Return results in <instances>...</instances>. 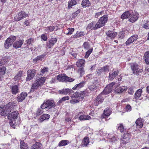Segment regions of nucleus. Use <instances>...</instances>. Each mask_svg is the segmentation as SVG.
I'll use <instances>...</instances> for the list:
<instances>
[{
	"mask_svg": "<svg viewBox=\"0 0 149 149\" xmlns=\"http://www.w3.org/2000/svg\"><path fill=\"white\" fill-rule=\"evenodd\" d=\"M28 16V14L23 11H21L19 12L17 15L15 17L14 19L16 21H19Z\"/></svg>",
	"mask_w": 149,
	"mask_h": 149,
	"instance_id": "nucleus-8",
	"label": "nucleus"
},
{
	"mask_svg": "<svg viewBox=\"0 0 149 149\" xmlns=\"http://www.w3.org/2000/svg\"><path fill=\"white\" fill-rule=\"evenodd\" d=\"M142 93L141 89H139L138 90L135 94L134 98L137 99L141 96Z\"/></svg>",
	"mask_w": 149,
	"mask_h": 149,
	"instance_id": "nucleus-30",
	"label": "nucleus"
},
{
	"mask_svg": "<svg viewBox=\"0 0 149 149\" xmlns=\"http://www.w3.org/2000/svg\"><path fill=\"white\" fill-rule=\"evenodd\" d=\"M45 56V55L44 54L38 56L33 59V61L34 62H37L39 61H42L43 59L44 58Z\"/></svg>",
	"mask_w": 149,
	"mask_h": 149,
	"instance_id": "nucleus-32",
	"label": "nucleus"
},
{
	"mask_svg": "<svg viewBox=\"0 0 149 149\" xmlns=\"http://www.w3.org/2000/svg\"><path fill=\"white\" fill-rule=\"evenodd\" d=\"M131 12L127 11L124 13L121 16V17L122 19H125L128 18L130 16Z\"/></svg>",
	"mask_w": 149,
	"mask_h": 149,
	"instance_id": "nucleus-23",
	"label": "nucleus"
},
{
	"mask_svg": "<svg viewBox=\"0 0 149 149\" xmlns=\"http://www.w3.org/2000/svg\"><path fill=\"white\" fill-rule=\"evenodd\" d=\"M55 27L54 26H50L45 28V31H47L48 32H51L54 31L55 29Z\"/></svg>",
	"mask_w": 149,
	"mask_h": 149,
	"instance_id": "nucleus-40",
	"label": "nucleus"
},
{
	"mask_svg": "<svg viewBox=\"0 0 149 149\" xmlns=\"http://www.w3.org/2000/svg\"><path fill=\"white\" fill-rule=\"evenodd\" d=\"M34 38H29V39L26 40V42L27 45H30L34 42Z\"/></svg>",
	"mask_w": 149,
	"mask_h": 149,
	"instance_id": "nucleus-45",
	"label": "nucleus"
},
{
	"mask_svg": "<svg viewBox=\"0 0 149 149\" xmlns=\"http://www.w3.org/2000/svg\"><path fill=\"white\" fill-rule=\"evenodd\" d=\"M41 39L44 41H46L47 39V36L45 34H42L41 36Z\"/></svg>",
	"mask_w": 149,
	"mask_h": 149,
	"instance_id": "nucleus-56",
	"label": "nucleus"
},
{
	"mask_svg": "<svg viewBox=\"0 0 149 149\" xmlns=\"http://www.w3.org/2000/svg\"><path fill=\"white\" fill-rule=\"evenodd\" d=\"M145 61L147 64H149V52H146L144 55Z\"/></svg>",
	"mask_w": 149,
	"mask_h": 149,
	"instance_id": "nucleus-34",
	"label": "nucleus"
},
{
	"mask_svg": "<svg viewBox=\"0 0 149 149\" xmlns=\"http://www.w3.org/2000/svg\"><path fill=\"white\" fill-rule=\"evenodd\" d=\"M68 142V141L67 140H62L59 143L58 145L60 146H64L67 145Z\"/></svg>",
	"mask_w": 149,
	"mask_h": 149,
	"instance_id": "nucleus-43",
	"label": "nucleus"
},
{
	"mask_svg": "<svg viewBox=\"0 0 149 149\" xmlns=\"http://www.w3.org/2000/svg\"><path fill=\"white\" fill-rule=\"evenodd\" d=\"M127 89V87L125 86H123L117 89L116 90V91L117 93H120L126 91Z\"/></svg>",
	"mask_w": 149,
	"mask_h": 149,
	"instance_id": "nucleus-26",
	"label": "nucleus"
},
{
	"mask_svg": "<svg viewBox=\"0 0 149 149\" xmlns=\"http://www.w3.org/2000/svg\"><path fill=\"white\" fill-rule=\"evenodd\" d=\"M89 142V139L88 137H86L84 138L82 142V145L87 146Z\"/></svg>",
	"mask_w": 149,
	"mask_h": 149,
	"instance_id": "nucleus-33",
	"label": "nucleus"
},
{
	"mask_svg": "<svg viewBox=\"0 0 149 149\" xmlns=\"http://www.w3.org/2000/svg\"><path fill=\"white\" fill-rule=\"evenodd\" d=\"M103 13V11H102L100 12H98L95 13V17L96 18H98Z\"/></svg>",
	"mask_w": 149,
	"mask_h": 149,
	"instance_id": "nucleus-62",
	"label": "nucleus"
},
{
	"mask_svg": "<svg viewBox=\"0 0 149 149\" xmlns=\"http://www.w3.org/2000/svg\"><path fill=\"white\" fill-rule=\"evenodd\" d=\"M79 100L76 99H73L70 100V102L72 104H74L79 102Z\"/></svg>",
	"mask_w": 149,
	"mask_h": 149,
	"instance_id": "nucleus-49",
	"label": "nucleus"
},
{
	"mask_svg": "<svg viewBox=\"0 0 149 149\" xmlns=\"http://www.w3.org/2000/svg\"><path fill=\"white\" fill-rule=\"evenodd\" d=\"M97 23L95 24V22H93L89 23L87 27V29L96 30L99 28L97 27L96 26Z\"/></svg>",
	"mask_w": 149,
	"mask_h": 149,
	"instance_id": "nucleus-15",
	"label": "nucleus"
},
{
	"mask_svg": "<svg viewBox=\"0 0 149 149\" xmlns=\"http://www.w3.org/2000/svg\"><path fill=\"white\" fill-rule=\"evenodd\" d=\"M15 104L13 102H10L3 107H0V115L6 116L14 108Z\"/></svg>",
	"mask_w": 149,
	"mask_h": 149,
	"instance_id": "nucleus-1",
	"label": "nucleus"
},
{
	"mask_svg": "<svg viewBox=\"0 0 149 149\" xmlns=\"http://www.w3.org/2000/svg\"><path fill=\"white\" fill-rule=\"evenodd\" d=\"M111 113V111L108 108H106L105 109L103 113L101 116V118H102V120H102L104 119H105V121H107L108 120L106 119V118L109 116L110 115Z\"/></svg>",
	"mask_w": 149,
	"mask_h": 149,
	"instance_id": "nucleus-12",
	"label": "nucleus"
},
{
	"mask_svg": "<svg viewBox=\"0 0 149 149\" xmlns=\"http://www.w3.org/2000/svg\"><path fill=\"white\" fill-rule=\"evenodd\" d=\"M41 144L39 142H36L31 147V149H41Z\"/></svg>",
	"mask_w": 149,
	"mask_h": 149,
	"instance_id": "nucleus-29",
	"label": "nucleus"
},
{
	"mask_svg": "<svg viewBox=\"0 0 149 149\" xmlns=\"http://www.w3.org/2000/svg\"><path fill=\"white\" fill-rule=\"evenodd\" d=\"M108 16L107 15H105L101 17L97 22V27L99 28L104 26L107 22Z\"/></svg>",
	"mask_w": 149,
	"mask_h": 149,
	"instance_id": "nucleus-4",
	"label": "nucleus"
},
{
	"mask_svg": "<svg viewBox=\"0 0 149 149\" xmlns=\"http://www.w3.org/2000/svg\"><path fill=\"white\" fill-rule=\"evenodd\" d=\"M45 77H41L38 79V81L33 84L31 86V91H33L41 87L45 82Z\"/></svg>",
	"mask_w": 149,
	"mask_h": 149,
	"instance_id": "nucleus-2",
	"label": "nucleus"
},
{
	"mask_svg": "<svg viewBox=\"0 0 149 149\" xmlns=\"http://www.w3.org/2000/svg\"><path fill=\"white\" fill-rule=\"evenodd\" d=\"M19 89L18 86L15 85L12 86L11 92L13 94H15L18 92Z\"/></svg>",
	"mask_w": 149,
	"mask_h": 149,
	"instance_id": "nucleus-28",
	"label": "nucleus"
},
{
	"mask_svg": "<svg viewBox=\"0 0 149 149\" xmlns=\"http://www.w3.org/2000/svg\"><path fill=\"white\" fill-rule=\"evenodd\" d=\"M76 4L77 2L75 0H70L68 2V8H70L72 6L75 5Z\"/></svg>",
	"mask_w": 149,
	"mask_h": 149,
	"instance_id": "nucleus-36",
	"label": "nucleus"
},
{
	"mask_svg": "<svg viewBox=\"0 0 149 149\" xmlns=\"http://www.w3.org/2000/svg\"><path fill=\"white\" fill-rule=\"evenodd\" d=\"M41 109H42L41 108L38 109L36 113L37 115L39 116L43 113V111Z\"/></svg>",
	"mask_w": 149,
	"mask_h": 149,
	"instance_id": "nucleus-53",
	"label": "nucleus"
},
{
	"mask_svg": "<svg viewBox=\"0 0 149 149\" xmlns=\"http://www.w3.org/2000/svg\"><path fill=\"white\" fill-rule=\"evenodd\" d=\"M72 91H73L72 90H70L68 88H67L59 90L58 91V92L60 94L66 95L68 93H70Z\"/></svg>",
	"mask_w": 149,
	"mask_h": 149,
	"instance_id": "nucleus-22",
	"label": "nucleus"
},
{
	"mask_svg": "<svg viewBox=\"0 0 149 149\" xmlns=\"http://www.w3.org/2000/svg\"><path fill=\"white\" fill-rule=\"evenodd\" d=\"M84 96V91L76 92L72 95L71 98H74L79 97L80 99L82 100L83 99Z\"/></svg>",
	"mask_w": 149,
	"mask_h": 149,
	"instance_id": "nucleus-10",
	"label": "nucleus"
},
{
	"mask_svg": "<svg viewBox=\"0 0 149 149\" xmlns=\"http://www.w3.org/2000/svg\"><path fill=\"white\" fill-rule=\"evenodd\" d=\"M18 114V113L16 111H14L11 113L9 114L8 116V119L10 120H14L17 117Z\"/></svg>",
	"mask_w": 149,
	"mask_h": 149,
	"instance_id": "nucleus-13",
	"label": "nucleus"
},
{
	"mask_svg": "<svg viewBox=\"0 0 149 149\" xmlns=\"http://www.w3.org/2000/svg\"><path fill=\"white\" fill-rule=\"evenodd\" d=\"M139 16V14L137 12H133L132 13H131L129 21L132 23L134 22L138 19Z\"/></svg>",
	"mask_w": 149,
	"mask_h": 149,
	"instance_id": "nucleus-9",
	"label": "nucleus"
},
{
	"mask_svg": "<svg viewBox=\"0 0 149 149\" xmlns=\"http://www.w3.org/2000/svg\"><path fill=\"white\" fill-rule=\"evenodd\" d=\"M84 36L83 32H77L76 34L73 36V38H77Z\"/></svg>",
	"mask_w": 149,
	"mask_h": 149,
	"instance_id": "nucleus-42",
	"label": "nucleus"
},
{
	"mask_svg": "<svg viewBox=\"0 0 149 149\" xmlns=\"http://www.w3.org/2000/svg\"><path fill=\"white\" fill-rule=\"evenodd\" d=\"M84 60L81 59H80L77 62L76 65L78 67H81L84 66Z\"/></svg>",
	"mask_w": 149,
	"mask_h": 149,
	"instance_id": "nucleus-27",
	"label": "nucleus"
},
{
	"mask_svg": "<svg viewBox=\"0 0 149 149\" xmlns=\"http://www.w3.org/2000/svg\"><path fill=\"white\" fill-rule=\"evenodd\" d=\"M80 11V10L79 9H78L75 12L73 13L72 14V17L73 18L76 17L77 16V15L79 13Z\"/></svg>",
	"mask_w": 149,
	"mask_h": 149,
	"instance_id": "nucleus-55",
	"label": "nucleus"
},
{
	"mask_svg": "<svg viewBox=\"0 0 149 149\" xmlns=\"http://www.w3.org/2000/svg\"><path fill=\"white\" fill-rule=\"evenodd\" d=\"M103 101V99L102 98L101 96L99 95L94 100V103L95 105L97 106L99 104L102 102Z\"/></svg>",
	"mask_w": 149,
	"mask_h": 149,
	"instance_id": "nucleus-18",
	"label": "nucleus"
},
{
	"mask_svg": "<svg viewBox=\"0 0 149 149\" xmlns=\"http://www.w3.org/2000/svg\"><path fill=\"white\" fill-rule=\"evenodd\" d=\"M57 39L56 38H52L49 41L47 46L49 48H50L56 42Z\"/></svg>",
	"mask_w": 149,
	"mask_h": 149,
	"instance_id": "nucleus-14",
	"label": "nucleus"
},
{
	"mask_svg": "<svg viewBox=\"0 0 149 149\" xmlns=\"http://www.w3.org/2000/svg\"><path fill=\"white\" fill-rule=\"evenodd\" d=\"M48 68L47 67H44L41 70V72L42 74L45 73L46 72H48Z\"/></svg>",
	"mask_w": 149,
	"mask_h": 149,
	"instance_id": "nucleus-57",
	"label": "nucleus"
},
{
	"mask_svg": "<svg viewBox=\"0 0 149 149\" xmlns=\"http://www.w3.org/2000/svg\"><path fill=\"white\" fill-rule=\"evenodd\" d=\"M16 37L15 36H10L5 41L4 46L6 48L8 49L10 47L13 42L15 40Z\"/></svg>",
	"mask_w": 149,
	"mask_h": 149,
	"instance_id": "nucleus-5",
	"label": "nucleus"
},
{
	"mask_svg": "<svg viewBox=\"0 0 149 149\" xmlns=\"http://www.w3.org/2000/svg\"><path fill=\"white\" fill-rule=\"evenodd\" d=\"M26 93L22 92L17 97V100L19 102H22L24 100L27 96Z\"/></svg>",
	"mask_w": 149,
	"mask_h": 149,
	"instance_id": "nucleus-17",
	"label": "nucleus"
},
{
	"mask_svg": "<svg viewBox=\"0 0 149 149\" xmlns=\"http://www.w3.org/2000/svg\"><path fill=\"white\" fill-rule=\"evenodd\" d=\"M109 71V66L106 65L105 66L103 67L100 70V72H108Z\"/></svg>",
	"mask_w": 149,
	"mask_h": 149,
	"instance_id": "nucleus-44",
	"label": "nucleus"
},
{
	"mask_svg": "<svg viewBox=\"0 0 149 149\" xmlns=\"http://www.w3.org/2000/svg\"><path fill=\"white\" fill-rule=\"evenodd\" d=\"M36 70L34 69L29 70L27 72V74H34L35 73Z\"/></svg>",
	"mask_w": 149,
	"mask_h": 149,
	"instance_id": "nucleus-52",
	"label": "nucleus"
},
{
	"mask_svg": "<svg viewBox=\"0 0 149 149\" xmlns=\"http://www.w3.org/2000/svg\"><path fill=\"white\" fill-rule=\"evenodd\" d=\"M20 147L21 149H27V147L26 144L23 141H21L20 142Z\"/></svg>",
	"mask_w": 149,
	"mask_h": 149,
	"instance_id": "nucleus-41",
	"label": "nucleus"
},
{
	"mask_svg": "<svg viewBox=\"0 0 149 149\" xmlns=\"http://www.w3.org/2000/svg\"><path fill=\"white\" fill-rule=\"evenodd\" d=\"M34 77V75H28L26 78V80L27 81H29L32 79Z\"/></svg>",
	"mask_w": 149,
	"mask_h": 149,
	"instance_id": "nucleus-58",
	"label": "nucleus"
},
{
	"mask_svg": "<svg viewBox=\"0 0 149 149\" xmlns=\"http://www.w3.org/2000/svg\"><path fill=\"white\" fill-rule=\"evenodd\" d=\"M118 129L120 130V132L122 133L124 132V129L123 125L122 124H120L119 126L118 127Z\"/></svg>",
	"mask_w": 149,
	"mask_h": 149,
	"instance_id": "nucleus-48",
	"label": "nucleus"
},
{
	"mask_svg": "<svg viewBox=\"0 0 149 149\" xmlns=\"http://www.w3.org/2000/svg\"><path fill=\"white\" fill-rule=\"evenodd\" d=\"M136 123L137 126L141 128L143 126V123H142L141 119H138L136 121Z\"/></svg>",
	"mask_w": 149,
	"mask_h": 149,
	"instance_id": "nucleus-38",
	"label": "nucleus"
},
{
	"mask_svg": "<svg viewBox=\"0 0 149 149\" xmlns=\"http://www.w3.org/2000/svg\"><path fill=\"white\" fill-rule=\"evenodd\" d=\"M128 93L130 94H132L134 93L133 89L132 87H130L128 89Z\"/></svg>",
	"mask_w": 149,
	"mask_h": 149,
	"instance_id": "nucleus-64",
	"label": "nucleus"
},
{
	"mask_svg": "<svg viewBox=\"0 0 149 149\" xmlns=\"http://www.w3.org/2000/svg\"><path fill=\"white\" fill-rule=\"evenodd\" d=\"M130 135V134L129 133H128V132L124 133L123 136V139H127L128 140Z\"/></svg>",
	"mask_w": 149,
	"mask_h": 149,
	"instance_id": "nucleus-54",
	"label": "nucleus"
},
{
	"mask_svg": "<svg viewBox=\"0 0 149 149\" xmlns=\"http://www.w3.org/2000/svg\"><path fill=\"white\" fill-rule=\"evenodd\" d=\"M69 99V97L68 96H66L62 97L60 100L57 103L60 104L62 103L63 102L65 101L66 100H68Z\"/></svg>",
	"mask_w": 149,
	"mask_h": 149,
	"instance_id": "nucleus-47",
	"label": "nucleus"
},
{
	"mask_svg": "<svg viewBox=\"0 0 149 149\" xmlns=\"http://www.w3.org/2000/svg\"><path fill=\"white\" fill-rule=\"evenodd\" d=\"M78 73L81 74H84V69L83 68H80L78 69Z\"/></svg>",
	"mask_w": 149,
	"mask_h": 149,
	"instance_id": "nucleus-59",
	"label": "nucleus"
},
{
	"mask_svg": "<svg viewBox=\"0 0 149 149\" xmlns=\"http://www.w3.org/2000/svg\"><path fill=\"white\" fill-rule=\"evenodd\" d=\"M23 44V42L21 40H19L18 41L15 42L13 45V46L14 47L17 49L20 47Z\"/></svg>",
	"mask_w": 149,
	"mask_h": 149,
	"instance_id": "nucleus-25",
	"label": "nucleus"
},
{
	"mask_svg": "<svg viewBox=\"0 0 149 149\" xmlns=\"http://www.w3.org/2000/svg\"><path fill=\"white\" fill-rule=\"evenodd\" d=\"M138 38V36L136 35H134L131 36L125 42V44L127 45H129L136 40Z\"/></svg>",
	"mask_w": 149,
	"mask_h": 149,
	"instance_id": "nucleus-11",
	"label": "nucleus"
},
{
	"mask_svg": "<svg viewBox=\"0 0 149 149\" xmlns=\"http://www.w3.org/2000/svg\"><path fill=\"white\" fill-rule=\"evenodd\" d=\"M81 5L83 7L89 6L91 5V3L88 0H83L82 2Z\"/></svg>",
	"mask_w": 149,
	"mask_h": 149,
	"instance_id": "nucleus-35",
	"label": "nucleus"
},
{
	"mask_svg": "<svg viewBox=\"0 0 149 149\" xmlns=\"http://www.w3.org/2000/svg\"><path fill=\"white\" fill-rule=\"evenodd\" d=\"M91 117L88 115L83 114L80 115L79 117V119L81 120H89L91 119Z\"/></svg>",
	"mask_w": 149,
	"mask_h": 149,
	"instance_id": "nucleus-24",
	"label": "nucleus"
},
{
	"mask_svg": "<svg viewBox=\"0 0 149 149\" xmlns=\"http://www.w3.org/2000/svg\"><path fill=\"white\" fill-rule=\"evenodd\" d=\"M106 34L111 39H113L117 36V33L116 32L108 31L106 33Z\"/></svg>",
	"mask_w": 149,
	"mask_h": 149,
	"instance_id": "nucleus-16",
	"label": "nucleus"
},
{
	"mask_svg": "<svg viewBox=\"0 0 149 149\" xmlns=\"http://www.w3.org/2000/svg\"><path fill=\"white\" fill-rule=\"evenodd\" d=\"M112 90V88L109 87V86H107L105 87L102 93V94L107 95L111 93Z\"/></svg>",
	"mask_w": 149,
	"mask_h": 149,
	"instance_id": "nucleus-21",
	"label": "nucleus"
},
{
	"mask_svg": "<svg viewBox=\"0 0 149 149\" xmlns=\"http://www.w3.org/2000/svg\"><path fill=\"white\" fill-rule=\"evenodd\" d=\"M74 31V28H68L65 31V33L66 35H71Z\"/></svg>",
	"mask_w": 149,
	"mask_h": 149,
	"instance_id": "nucleus-39",
	"label": "nucleus"
},
{
	"mask_svg": "<svg viewBox=\"0 0 149 149\" xmlns=\"http://www.w3.org/2000/svg\"><path fill=\"white\" fill-rule=\"evenodd\" d=\"M131 107L130 105H127L125 108V110L127 111H130L131 110Z\"/></svg>",
	"mask_w": 149,
	"mask_h": 149,
	"instance_id": "nucleus-63",
	"label": "nucleus"
},
{
	"mask_svg": "<svg viewBox=\"0 0 149 149\" xmlns=\"http://www.w3.org/2000/svg\"><path fill=\"white\" fill-rule=\"evenodd\" d=\"M50 115L49 114H43L39 118L38 121L39 122L41 123L45 120L48 119L50 118Z\"/></svg>",
	"mask_w": 149,
	"mask_h": 149,
	"instance_id": "nucleus-19",
	"label": "nucleus"
},
{
	"mask_svg": "<svg viewBox=\"0 0 149 149\" xmlns=\"http://www.w3.org/2000/svg\"><path fill=\"white\" fill-rule=\"evenodd\" d=\"M57 80L61 82H71L74 81V79L68 77L65 75H58L56 77Z\"/></svg>",
	"mask_w": 149,
	"mask_h": 149,
	"instance_id": "nucleus-6",
	"label": "nucleus"
},
{
	"mask_svg": "<svg viewBox=\"0 0 149 149\" xmlns=\"http://www.w3.org/2000/svg\"><path fill=\"white\" fill-rule=\"evenodd\" d=\"M131 67L134 74H139L142 71V69H140L139 65L136 63L132 64Z\"/></svg>",
	"mask_w": 149,
	"mask_h": 149,
	"instance_id": "nucleus-7",
	"label": "nucleus"
},
{
	"mask_svg": "<svg viewBox=\"0 0 149 149\" xmlns=\"http://www.w3.org/2000/svg\"><path fill=\"white\" fill-rule=\"evenodd\" d=\"M56 106L54 101L52 99L46 100L41 106L42 109H50L54 108Z\"/></svg>",
	"mask_w": 149,
	"mask_h": 149,
	"instance_id": "nucleus-3",
	"label": "nucleus"
},
{
	"mask_svg": "<svg viewBox=\"0 0 149 149\" xmlns=\"http://www.w3.org/2000/svg\"><path fill=\"white\" fill-rule=\"evenodd\" d=\"M8 61V58L6 56H4L2 58L1 60L0 61V66H1Z\"/></svg>",
	"mask_w": 149,
	"mask_h": 149,
	"instance_id": "nucleus-31",
	"label": "nucleus"
},
{
	"mask_svg": "<svg viewBox=\"0 0 149 149\" xmlns=\"http://www.w3.org/2000/svg\"><path fill=\"white\" fill-rule=\"evenodd\" d=\"M83 46L85 49H88L89 47V45L87 42H85L84 43Z\"/></svg>",
	"mask_w": 149,
	"mask_h": 149,
	"instance_id": "nucleus-60",
	"label": "nucleus"
},
{
	"mask_svg": "<svg viewBox=\"0 0 149 149\" xmlns=\"http://www.w3.org/2000/svg\"><path fill=\"white\" fill-rule=\"evenodd\" d=\"M6 68L3 66L0 68V74H5L6 73Z\"/></svg>",
	"mask_w": 149,
	"mask_h": 149,
	"instance_id": "nucleus-46",
	"label": "nucleus"
},
{
	"mask_svg": "<svg viewBox=\"0 0 149 149\" xmlns=\"http://www.w3.org/2000/svg\"><path fill=\"white\" fill-rule=\"evenodd\" d=\"M85 83V81H82L78 84H76L72 88L73 90H78L83 87Z\"/></svg>",
	"mask_w": 149,
	"mask_h": 149,
	"instance_id": "nucleus-20",
	"label": "nucleus"
},
{
	"mask_svg": "<svg viewBox=\"0 0 149 149\" xmlns=\"http://www.w3.org/2000/svg\"><path fill=\"white\" fill-rule=\"evenodd\" d=\"M93 50V49L91 48L90 49H89L87 51L86 53V55L85 56V57L86 58H87L88 57L90 54L91 53L92 51Z\"/></svg>",
	"mask_w": 149,
	"mask_h": 149,
	"instance_id": "nucleus-50",
	"label": "nucleus"
},
{
	"mask_svg": "<svg viewBox=\"0 0 149 149\" xmlns=\"http://www.w3.org/2000/svg\"><path fill=\"white\" fill-rule=\"evenodd\" d=\"M143 27L145 29H149V21L148 20H144L143 22Z\"/></svg>",
	"mask_w": 149,
	"mask_h": 149,
	"instance_id": "nucleus-37",
	"label": "nucleus"
},
{
	"mask_svg": "<svg viewBox=\"0 0 149 149\" xmlns=\"http://www.w3.org/2000/svg\"><path fill=\"white\" fill-rule=\"evenodd\" d=\"M10 126L13 128H15L14 125L15 123V121L14 120H10Z\"/></svg>",
	"mask_w": 149,
	"mask_h": 149,
	"instance_id": "nucleus-61",
	"label": "nucleus"
},
{
	"mask_svg": "<svg viewBox=\"0 0 149 149\" xmlns=\"http://www.w3.org/2000/svg\"><path fill=\"white\" fill-rule=\"evenodd\" d=\"M97 88V86L94 84L92 85L89 87V89L91 91H94Z\"/></svg>",
	"mask_w": 149,
	"mask_h": 149,
	"instance_id": "nucleus-51",
	"label": "nucleus"
}]
</instances>
